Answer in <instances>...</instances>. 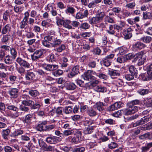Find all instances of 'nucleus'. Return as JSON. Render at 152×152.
I'll return each instance as SVG.
<instances>
[{
  "instance_id": "obj_1",
  "label": "nucleus",
  "mask_w": 152,
  "mask_h": 152,
  "mask_svg": "<svg viewBox=\"0 0 152 152\" xmlns=\"http://www.w3.org/2000/svg\"><path fill=\"white\" fill-rule=\"evenodd\" d=\"M45 50L40 49L36 50L32 55H31V58L33 61H36L39 58L42 57L43 53Z\"/></svg>"
},
{
  "instance_id": "obj_2",
  "label": "nucleus",
  "mask_w": 152,
  "mask_h": 152,
  "mask_svg": "<svg viewBox=\"0 0 152 152\" xmlns=\"http://www.w3.org/2000/svg\"><path fill=\"white\" fill-rule=\"evenodd\" d=\"M96 73L92 70H88L85 72L83 75L85 80L91 81L95 79V77L92 75H96Z\"/></svg>"
},
{
  "instance_id": "obj_3",
  "label": "nucleus",
  "mask_w": 152,
  "mask_h": 152,
  "mask_svg": "<svg viewBox=\"0 0 152 152\" xmlns=\"http://www.w3.org/2000/svg\"><path fill=\"white\" fill-rule=\"evenodd\" d=\"M16 61L21 66H22L25 68L28 69L31 67L30 64L28 62L23 60L20 57H18L16 58Z\"/></svg>"
},
{
  "instance_id": "obj_4",
  "label": "nucleus",
  "mask_w": 152,
  "mask_h": 152,
  "mask_svg": "<svg viewBox=\"0 0 152 152\" xmlns=\"http://www.w3.org/2000/svg\"><path fill=\"white\" fill-rule=\"evenodd\" d=\"M21 98L23 99L22 104L24 106H27L31 104L32 103H33L32 100H29L30 97L28 95L23 94L21 96Z\"/></svg>"
},
{
  "instance_id": "obj_5",
  "label": "nucleus",
  "mask_w": 152,
  "mask_h": 152,
  "mask_svg": "<svg viewBox=\"0 0 152 152\" xmlns=\"http://www.w3.org/2000/svg\"><path fill=\"white\" fill-rule=\"evenodd\" d=\"M50 44L52 47H56L60 45L61 42V40L58 39L57 37L53 36L50 35Z\"/></svg>"
},
{
  "instance_id": "obj_6",
  "label": "nucleus",
  "mask_w": 152,
  "mask_h": 152,
  "mask_svg": "<svg viewBox=\"0 0 152 152\" xmlns=\"http://www.w3.org/2000/svg\"><path fill=\"white\" fill-rule=\"evenodd\" d=\"M19 90L17 88H10L8 94L11 98H16L18 96Z\"/></svg>"
},
{
  "instance_id": "obj_7",
  "label": "nucleus",
  "mask_w": 152,
  "mask_h": 152,
  "mask_svg": "<svg viewBox=\"0 0 152 152\" xmlns=\"http://www.w3.org/2000/svg\"><path fill=\"white\" fill-rule=\"evenodd\" d=\"M41 66L47 71H51L56 70L58 68V65L53 64H42Z\"/></svg>"
},
{
  "instance_id": "obj_8",
  "label": "nucleus",
  "mask_w": 152,
  "mask_h": 152,
  "mask_svg": "<svg viewBox=\"0 0 152 152\" xmlns=\"http://www.w3.org/2000/svg\"><path fill=\"white\" fill-rule=\"evenodd\" d=\"M150 118L149 117H144L133 123V127H136L137 126L144 124L149 121Z\"/></svg>"
},
{
  "instance_id": "obj_9",
  "label": "nucleus",
  "mask_w": 152,
  "mask_h": 152,
  "mask_svg": "<svg viewBox=\"0 0 152 152\" xmlns=\"http://www.w3.org/2000/svg\"><path fill=\"white\" fill-rule=\"evenodd\" d=\"M146 46L143 43L140 42H137L133 44L132 48L134 50H138L144 48Z\"/></svg>"
},
{
  "instance_id": "obj_10",
  "label": "nucleus",
  "mask_w": 152,
  "mask_h": 152,
  "mask_svg": "<svg viewBox=\"0 0 152 152\" xmlns=\"http://www.w3.org/2000/svg\"><path fill=\"white\" fill-rule=\"evenodd\" d=\"M140 102V101L139 100L136 99L128 102L127 104V106L129 108L131 109H133V108H135L136 107L137 111L138 110V108L137 106L135 105L139 104Z\"/></svg>"
},
{
  "instance_id": "obj_11",
  "label": "nucleus",
  "mask_w": 152,
  "mask_h": 152,
  "mask_svg": "<svg viewBox=\"0 0 152 152\" xmlns=\"http://www.w3.org/2000/svg\"><path fill=\"white\" fill-rule=\"evenodd\" d=\"M124 104L120 102H115L109 107L108 110L109 111H113L117 110L123 106Z\"/></svg>"
},
{
  "instance_id": "obj_12",
  "label": "nucleus",
  "mask_w": 152,
  "mask_h": 152,
  "mask_svg": "<svg viewBox=\"0 0 152 152\" xmlns=\"http://www.w3.org/2000/svg\"><path fill=\"white\" fill-rule=\"evenodd\" d=\"M46 121L39 122L36 127L37 129L40 132L45 131L46 130Z\"/></svg>"
},
{
  "instance_id": "obj_13",
  "label": "nucleus",
  "mask_w": 152,
  "mask_h": 152,
  "mask_svg": "<svg viewBox=\"0 0 152 152\" xmlns=\"http://www.w3.org/2000/svg\"><path fill=\"white\" fill-rule=\"evenodd\" d=\"M50 35L48 36L44 37V40L42 41V45L47 48H51V44H50Z\"/></svg>"
},
{
  "instance_id": "obj_14",
  "label": "nucleus",
  "mask_w": 152,
  "mask_h": 152,
  "mask_svg": "<svg viewBox=\"0 0 152 152\" xmlns=\"http://www.w3.org/2000/svg\"><path fill=\"white\" fill-rule=\"evenodd\" d=\"M133 109H131L129 108L122 110L123 111V114L126 115H131L137 111V108H133Z\"/></svg>"
},
{
  "instance_id": "obj_15",
  "label": "nucleus",
  "mask_w": 152,
  "mask_h": 152,
  "mask_svg": "<svg viewBox=\"0 0 152 152\" xmlns=\"http://www.w3.org/2000/svg\"><path fill=\"white\" fill-rule=\"evenodd\" d=\"M104 103L101 102H98L95 104L94 107L99 111L101 112L104 110Z\"/></svg>"
},
{
  "instance_id": "obj_16",
  "label": "nucleus",
  "mask_w": 152,
  "mask_h": 152,
  "mask_svg": "<svg viewBox=\"0 0 152 152\" xmlns=\"http://www.w3.org/2000/svg\"><path fill=\"white\" fill-rule=\"evenodd\" d=\"M35 74L32 72L27 71L25 76L26 80L31 81L35 78Z\"/></svg>"
},
{
  "instance_id": "obj_17",
  "label": "nucleus",
  "mask_w": 152,
  "mask_h": 152,
  "mask_svg": "<svg viewBox=\"0 0 152 152\" xmlns=\"http://www.w3.org/2000/svg\"><path fill=\"white\" fill-rule=\"evenodd\" d=\"M58 140L56 137L53 136L47 137L46 138V142L50 144H55L57 142Z\"/></svg>"
},
{
  "instance_id": "obj_18",
  "label": "nucleus",
  "mask_w": 152,
  "mask_h": 152,
  "mask_svg": "<svg viewBox=\"0 0 152 152\" xmlns=\"http://www.w3.org/2000/svg\"><path fill=\"white\" fill-rule=\"evenodd\" d=\"M108 74L110 75L112 78L115 77V76H118L120 75L119 71L117 70H109Z\"/></svg>"
},
{
  "instance_id": "obj_19",
  "label": "nucleus",
  "mask_w": 152,
  "mask_h": 152,
  "mask_svg": "<svg viewBox=\"0 0 152 152\" xmlns=\"http://www.w3.org/2000/svg\"><path fill=\"white\" fill-rule=\"evenodd\" d=\"M33 118V115L32 114H29L25 116L23 122L24 123L27 124H31L32 123V120Z\"/></svg>"
},
{
  "instance_id": "obj_20",
  "label": "nucleus",
  "mask_w": 152,
  "mask_h": 152,
  "mask_svg": "<svg viewBox=\"0 0 152 152\" xmlns=\"http://www.w3.org/2000/svg\"><path fill=\"white\" fill-rule=\"evenodd\" d=\"M11 38V36L10 35H4L3 36L1 39V42L4 44H7L10 42Z\"/></svg>"
},
{
  "instance_id": "obj_21",
  "label": "nucleus",
  "mask_w": 152,
  "mask_h": 152,
  "mask_svg": "<svg viewBox=\"0 0 152 152\" xmlns=\"http://www.w3.org/2000/svg\"><path fill=\"white\" fill-rule=\"evenodd\" d=\"M131 30V29L130 28H129L124 31V35L125 39H129L132 37V34L130 32Z\"/></svg>"
},
{
  "instance_id": "obj_22",
  "label": "nucleus",
  "mask_w": 152,
  "mask_h": 152,
  "mask_svg": "<svg viewBox=\"0 0 152 152\" xmlns=\"http://www.w3.org/2000/svg\"><path fill=\"white\" fill-rule=\"evenodd\" d=\"M39 14H38L37 12L35 10H32L30 14V15L31 17L35 18V20H39L40 18L39 17Z\"/></svg>"
},
{
  "instance_id": "obj_23",
  "label": "nucleus",
  "mask_w": 152,
  "mask_h": 152,
  "mask_svg": "<svg viewBox=\"0 0 152 152\" xmlns=\"http://www.w3.org/2000/svg\"><path fill=\"white\" fill-rule=\"evenodd\" d=\"M95 91L99 92H105L107 91L106 88L101 85H98L94 88Z\"/></svg>"
},
{
  "instance_id": "obj_24",
  "label": "nucleus",
  "mask_w": 152,
  "mask_h": 152,
  "mask_svg": "<svg viewBox=\"0 0 152 152\" xmlns=\"http://www.w3.org/2000/svg\"><path fill=\"white\" fill-rule=\"evenodd\" d=\"M33 103H32L31 104H30L29 105H28V106L31 107V109H39L41 107V104L39 102H34L32 101Z\"/></svg>"
},
{
  "instance_id": "obj_25",
  "label": "nucleus",
  "mask_w": 152,
  "mask_h": 152,
  "mask_svg": "<svg viewBox=\"0 0 152 152\" xmlns=\"http://www.w3.org/2000/svg\"><path fill=\"white\" fill-rule=\"evenodd\" d=\"M101 21L96 15L95 17L90 18L89 20V22L91 24H97Z\"/></svg>"
},
{
  "instance_id": "obj_26",
  "label": "nucleus",
  "mask_w": 152,
  "mask_h": 152,
  "mask_svg": "<svg viewBox=\"0 0 152 152\" xmlns=\"http://www.w3.org/2000/svg\"><path fill=\"white\" fill-rule=\"evenodd\" d=\"M10 131L8 129L3 130L2 132V135L4 139H8V136L10 133Z\"/></svg>"
},
{
  "instance_id": "obj_27",
  "label": "nucleus",
  "mask_w": 152,
  "mask_h": 152,
  "mask_svg": "<svg viewBox=\"0 0 152 152\" xmlns=\"http://www.w3.org/2000/svg\"><path fill=\"white\" fill-rule=\"evenodd\" d=\"M140 77L143 81L149 80L152 79L151 76L148 75L147 74L145 73L141 74L140 75Z\"/></svg>"
},
{
  "instance_id": "obj_28",
  "label": "nucleus",
  "mask_w": 152,
  "mask_h": 152,
  "mask_svg": "<svg viewBox=\"0 0 152 152\" xmlns=\"http://www.w3.org/2000/svg\"><path fill=\"white\" fill-rule=\"evenodd\" d=\"M151 147H152V142L147 143L146 146H143L141 148L142 152L147 151Z\"/></svg>"
},
{
  "instance_id": "obj_29",
  "label": "nucleus",
  "mask_w": 152,
  "mask_h": 152,
  "mask_svg": "<svg viewBox=\"0 0 152 152\" xmlns=\"http://www.w3.org/2000/svg\"><path fill=\"white\" fill-rule=\"evenodd\" d=\"M19 114V113L15 112L14 113H10L7 111H6L4 115L6 116H9L12 118H15L18 116Z\"/></svg>"
},
{
  "instance_id": "obj_30",
  "label": "nucleus",
  "mask_w": 152,
  "mask_h": 152,
  "mask_svg": "<svg viewBox=\"0 0 152 152\" xmlns=\"http://www.w3.org/2000/svg\"><path fill=\"white\" fill-rule=\"evenodd\" d=\"M73 110V112L74 113H75V112H76V110L75 109V107L74 109H73L71 107H66L64 109V112L66 114H69L71 113Z\"/></svg>"
},
{
  "instance_id": "obj_31",
  "label": "nucleus",
  "mask_w": 152,
  "mask_h": 152,
  "mask_svg": "<svg viewBox=\"0 0 152 152\" xmlns=\"http://www.w3.org/2000/svg\"><path fill=\"white\" fill-rule=\"evenodd\" d=\"M139 128H140L141 130H150L152 129V123H148V124L143 126H142L139 127Z\"/></svg>"
},
{
  "instance_id": "obj_32",
  "label": "nucleus",
  "mask_w": 152,
  "mask_h": 152,
  "mask_svg": "<svg viewBox=\"0 0 152 152\" xmlns=\"http://www.w3.org/2000/svg\"><path fill=\"white\" fill-rule=\"evenodd\" d=\"M4 63L10 65L12 64L13 63V61L11 59L10 56L8 55L4 59Z\"/></svg>"
},
{
  "instance_id": "obj_33",
  "label": "nucleus",
  "mask_w": 152,
  "mask_h": 152,
  "mask_svg": "<svg viewBox=\"0 0 152 152\" xmlns=\"http://www.w3.org/2000/svg\"><path fill=\"white\" fill-rule=\"evenodd\" d=\"M56 7L55 4L53 3L48 4L45 7V9L46 10L50 11Z\"/></svg>"
},
{
  "instance_id": "obj_34",
  "label": "nucleus",
  "mask_w": 152,
  "mask_h": 152,
  "mask_svg": "<svg viewBox=\"0 0 152 152\" xmlns=\"http://www.w3.org/2000/svg\"><path fill=\"white\" fill-rule=\"evenodd\" d=\"M149 89H141L137 91V92L141 95H144L150 93Z\"/></svg>"
},
{
  "instance_id": "obj_35",
  "label": "nucleus",
  "mask_w": 152,
  "mask_h": 152,
  "mask_svg": "<svg viewBox=\"0 0 152 152\" xmlns=\"http://www.w3.org/2000/svg\"><path fill=\"white\" fill-rule=\"evenodd\" d=\"M29 94L31 96L36 97L39 94V92L36 90H31L28 91Z\"/></svg>"
},
{
  "instance_id": "obj_36",
  "label": "nucleus",
  "mask_w": 152,
  "mask_h": 152,
  "mask_svg": "<svg viewBox=\"0 0 152 152\" xmlns=\"http://www.w3.org/2000/svg\"><path fill=\"white\" fill-rule=\"evenodd\" d=\"M144 103L148 107H152V98H145Z\"/></svg>"
},
{
  "instance_id": "obj_37",
  "label": "nucleus",
  "mask_w": 152,
  "mask_h": 152,
  "mask_svg": "<svg viewBox=\"0 0 152 152\" xmlns=\"http://www.w3.org/2000/svg\"><path fill=\"white\" fill-rule=\"evenodd\" d=\"M136 6V3L134 1L129 2L127 3L125 7L129 9H134Z\"/></svg>"
},
{
  "instance_id": "obj_38",
  "label": "nucleus",
  "mask_w": 152,
  "mask_h": 152,
  "mask_svg": "<svg viewBox=\"0 0 152 152\" xmlns=\"http://www.w3.org/2000/svg\"><path fill=\"white\" fill-rule=\"evenodd\" d=\"M147 138L151 139V134L149 132L146 133L139 136V138L141 140H144Z\"/></svg>"
},
{
  "instance_id": "obj_39",
  "label": "nucleus",
  "mask_w": 152,
  "mask_h": 152,
  "mask_svg": "<svg viewBox=\"0 0 152 152\" xmlns=\"http://www.w3.org/2000/svg\"><path fill=\"white\" fill-rule=\"evenodd\" d=\"M7 105V109L15 111L16 112L19 113L18 112V108L15 105Z\"/></svg>"
},
{
  "instance_id": "obj_40",
  "label": "nucleus",
  "mask_w": 152,
  "mask_h": 152,
  "mask_svg": "<svg viewBox=\"0 0 152 152\" xmlns=\"http://www.w3.org/2000/svg\"><path fill=\"white\" fill-rule=\"evenodd\" d=\"M82 118V117L78 115H77V126H78L79 125L80 127H82V126H83V121L81 120L80 119Z\"/></svg>"
},
{
  "instance_id": "obj_41",
  "label": "nucleus",
  "mask_w": 152,
  "mask_h": 152,
  "mask_svg": "<svg viewBox=\"0 0 152 152\" xmlns=\"http://www.w3.org/2000/svg\"><path fill=\"white\" fill-rule=\"evenodd\" d=\"M77 47L79 51H81L82 49V45H83V41L82 39H79L77 40Z\"/></svg>"
},
{
  "instance_id": "obj_42",
  "label": "nucleus",
  "mask_w": 152,
  "mask_h": 152,
  "mask_svg": "<svg viewBox=\"0 0 152 152\" xmlns=\"http://www.w3.org/2000/svg\"><path fill=\"white\" fill-rule=\"evenodd\" d=\"M99 81L98 80H95L93 81L90 82L89 85V87L90 88H93L94 90V88L98 85H97L99 83Z\"/></svg>"
},
{
  "instance_id": "obj_43",
  "label": "nucleus",
  "mask_w": 152,
  "mask_h": 152,
  "mask_svg": "<svg viewBox=\"0 0 152 152\" xmlns=\"http://www.w3.org/2000/svg\"><path fill=\"white\" fill-rule=\"evenodd\" d=\"M23 130L21 129H18L14 131L12 133L13 136L16 137L23 134Z\"/></svg>"
},
{
  "instance_id": "obj_44",
  "label": "nucleus",
  "mask_w": 152,
  "mask_h": 152,
  "mask_svg": "<svg viewBox=\"0 0 152 152\" xmlns=\"http://www.w3.org/2000/svg\"><path fill=\"white\" fill-rule=\"evenodd\" d=\"M70 21L69 20H64L63 26L64 27L68 29L72 28V26L70 25Z\"/></svg>"
},
{
  "instance_id": "obj_45",
  "label": "nucleus",
  "mask_w": 152,
  "mask_h": 152,
  "mask_svg": "<svg viewBox=\"0 0 152 152\" xmlns=\"http://www.w3.org/2000/svg\"><path fill=\"white\" fill-rule=\"evenodd\" d=\"M76 75V66H74L72 69V71L68 74V77L70 78H72L75 76Z\"/></svg>"
},
{
  "instance_id": "obj_46",
  "label": "nucleus",
  "mask_w": 152,
  "mask_h": 152,
  "mask_svg": "<svg viewBox=\"0 0 152 152\" xmlns=\"http://www.w3.org/2000/svg\"><path fill=\"white\" fill-rule=\"evenodd\" d=\"M103 64L105 66L108 67L111 64V61H110L105 57L103 58L102 60Z\"/></svg>"
},
{
  "instance_id": "obj_47",
  "label": "nucleus",
  "mask_w": 152,
  "mask_h": 152,
  "mask_svg": "<svg viewBox=\"0 0 152 152\" xmlns=\"http://www.w3.org/2000/svg\"><path fill=\"white\" fill-rule=\"evenodd\" d=\"M87 113L88 115L91 116H94L97 115V113L93 109H90L88 110Z\"/></svg>"
},
{
  "instance_id": "obj_48",
  "label": "nucleus",
  "mask_w": 152,
  "mask_h": 152,
  "mask_svg": "<svg viewBox=\"0 0 152 152\" xmlns=\"http://www.w3.org/2000/svg\"><path fill=\"white\" fill-rule=\"evenodd\" d=\"M151 17V13L146 11L143 13V18L144 19H150Z\"/></svg>"
},
{
  "instance_id": "obj_49",
  "label": "nucleus",
  "mask_w": 152,
  "mask_h": 152,
  "mask_svg": "<svg viewBox=\"0 0 152 152\" xmlns=\"http://www.w3.org/2000/svg\"><path fill=\"white\" fill-rule=\"evenodd\" d=\"M145 52L144 51H140L137 53L135 55V59H138L140 58H142L143 56L145 54Z\"/></svg>"
},
{
  "instance_id": "obj_50",
  "label": "nucleus",
  "mask_w": 152,
  "mask_h": 152,
  "mask_svg": "<svg viewBox=\"0 0 152 152\" xmlns=\"http://www.w3.org/2000/svg\"><path fill=\"white\" fill-rule=\"evenodd\" d=\"M141 39V40L145 43H149L151 40V38L149 36H144L142 37Z\"/></svg>"
},
{
  "instance_id": "obj_51",
  "label": "nucleus",
  "mask_w": 152,
  "mask_h": 152,
  "mask_svg": "<svg viewBox=\"0 0 152 152\" xmlns=\"http://www.w3.org/2000/svg\"><path fill=\"white\" fill-rule=\"evenodd\" d=\"M130 72L132 74L135 75L137 73V70L136 68L133 65L128 66Z\"/></svg>"
},
{
  "instance_id": "obj_52",
  "label": "nucleus",
  "mask_w": 152,
  "mask_h": 152,
  "mask_svg": "<svg viewBox=\"0 0 152 152\" xmlns=\"http://www.w3.org/2000/svg\"><path fill=\"white\" fill-rule=\"evenodd\" d=\"M105 15V14L104 12H102L98 13L96 14V16L101 22L102 21Z\"/></svg>"
},
{
  "instance_id": "obj_53",
  "label": "nucleus",
  "mask_w": 152,
  "mask_h": 152,
  "mask_svg": "<svg viewBox=\"0 0 152 152\" xmlns=\"http://www.w3.org/2000/svg\"><path fill=\"white\" fill-rule=\"evenodd\" d=\"M117 50L118 53L121 55H123L126 53L127 51L126 48L122 47L118 48Z\"/></svg>"
},
{
  "instance_id": "obj_54",
  "label": "nucleus",
  "mask_w": 152,
  "mask_h": 152,
  "mask_svg": "<svg viewBox=\"0 0 152 152\" xmlns=\"http://www.w3.org/2000/svg\"><path fill=\"white\" fill-rule=\"evenodd\" d=\"M66 48L65 45L62 44L60 46L54 49V50L56 51L57 52L60 53L64 50Z\"/></svg>"
},
{
  "instance_id": "obj_55",
  "label": "nucleus",
  "mask_w": 152,
  "mask_h": 152,
  "mask_svg": "<svg viewBox=\"0 0 152 152\" xmlns=\"http://www.w3.org/2000/svg\"><path fill=\"white\" fill-rule=\"evenodd\" d=\"M23 7L15 6L14 7V10L16 12L20 13L23 11Z\"/></svg>"
},
{
  "instance_id": "obj_56",
  "label": "nucleus",
  "mask_w": 152,
  "mask_h": 152,
  "mask_svg": "<svg viewBox=\"0 0 152 152\" xmlns=\"http://www.w3.org/2000/svg\"><path fill=\"white\" fill-rule=\"evenodd\" d=\"M28 21L23 19L20 23V27L21 29L25 28L27 24Z\"/></svg>"
},
{
  "instance_id": "obj_57",
  "label": "nucleus",
  "mask_w": 152,
  "mask_h": 152,
  "mask_svg": "<svg viewBox=\"0 0 152 152\" xmlns=\"http://www.w3.org/2000/svg\"><path fill=\"white\" fill-rule=\"evenodd\" d=\"M80 28L86 29H88L90 27L89 25L87 23H84L80 24Z\"/></svg>"
},
{
  "instance_id": "obj_58",
  "label": "nucleus",
  "mask_w": 152,
  "mask_h": 152,
  "mask_svg": "<svg viewBox=\"0 0 152 152\" xmlns=\"http://www.w3.org/2000/svg\"><path fill=\"white\" fill-rule=\"evenodd\" d=\"M48 20H44L42 21L41 23V26L45 27H46L48 26L49 27L51 24H50L48 22Z\"/></svg>"
},
{
  "instance_id": "obj_59",
  "label": "nucleus",
  "mask_w": 152,
  "mask_h": 152,
  "mask_svg": "<svg viewBox=\"0 0 152 152\" xmlns=\"http://www.w3.org/2000/svg\"><path fill=\"white\" fill-rule=\"evenodd\" d=\"M4 150L5 152H14L15 151L13 149L8 145L4 146Z\"/></svg>"
},
{
  "instance_id": "obj_60",
  "label": "nucleus",
  "mask_w": 152,
  "mask_h": 152,
  "mask_svg": "<svg viewBox=\"0 0 152 152\" xmlns=\"http://www.w3.org/2000/svg\"><path fill=\"white\" fill-rule=\"evenodd\" d=\"M123 111L120 110L115 112L112 114V115L115 117H119L123 114Z\"/></svg>"
},
{
  "instance_id": "obj_61",
  "label": "nucleus",
  "mask_w": 152,
  "mask_h": 152,
  "mask_svg": "<svg viewBox=\"0 0 152 152\" xmlns=\"http://www.w3.org/2000/svg\"><path fill=\"white\" fill-rule=\"evenodd\" d=\"M114 28V26H113L112 25H111L109 26V30H107V32L111 35H113L115 34V31L113 30Z\"/></svg>"
},
{
  "instance_id": "obj_62",
  "label": "nucleus",
  "mask_w": 152,
  "mask_h": 152,
  "mask_svg": "<svg viewBox=\"0 0 152 152\" xmlns=\"http://www.w3.org/2000/svg\"><path fill=\"white\" fill-rule=\"evenodd\" d=\"M63 73L62 70L58 69L55 71L52 72L53 74L55 76L57 77L58 76L61 75Z\"/></svg>"
},
{
  "instance_id": "obj_63",
  "label": "nucleus",
  "mask_w": 152,
  "mask_h": 152,
  "mask_svg": "<svg viewBox=\"0 0 152 152\" xmlns=\"http://www.w3.org/2000/svg\"><path fill=\"white\" fill-rule=\"evenodd\" d=\"M135 56L133 53H129L126 55L124 57L125 58L126 60H130L133 58Z\"/></svg>"
},
{
  "instance_id": "obj_64",
  "label": "nucleus",
  "mask_w": 152,
  "mask_h": 152,
  "mask_svg": "<svg viewBox=\"0 0 152 152\" xmlns=\"http://www.w3.org/2000/svg\"><path fill=\"white\" fill-rule=\"evenodd\" d=\"M10 53L13 59H15L17 56V52L14 48H11L10 49Z\"/></svg>"
}]
</instances>
